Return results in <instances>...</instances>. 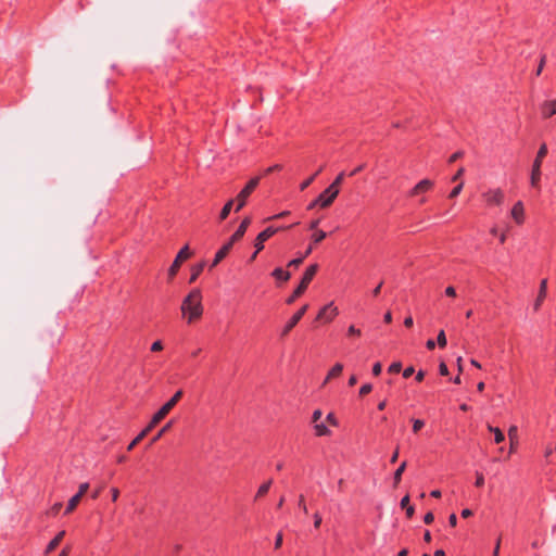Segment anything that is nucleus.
I'll list each match as a JSON object with an SVG mask.
<instances>
[{"instance_id": "obj_36", "label": "nucleus", "mask_w": 556, "mask_h": 556, "mask_svg": "<svg viewBox=\"0 0 556 556\" xmlns=\"http://www.w3.org/2000/svg\"><path fill=\"white\" fill-rule=\"evenodd\" d=\"M401 369H402V364L400 362H395V363L391 364V366L389 367V372L397 374L401 371Z\"/></svg>"}, {"instance_id": "obj_31", "label": "nucleus", "mask_w": 556, "mask_h": 556, "mask_svg": "<svg viewBox=\"0 0 556 556\" xmlns=\"http://www.w3.org/2000/svg\"><path fill=\"white\" fill-rule=\"evenodd\" d=\"M327 237V233L324 230H316L312 236L313 244H317L321 242Z\"/></svg>"}, {"instance_id": "obj_13", "label": "nucleus", "mask_w": 556, "mask_h": 556, "mask_svg": "<svg viewBox=\"0 0 556 556\" xmlns=\"http://www.w3.org/2000/svg\"><path fill=\"white\" fill-rule=\"evenodd\" d=\"M250 224H251L250 217L243 218L239 228L236 230V232L229 239V242H231L233 244L236 241L240 240L244 236Z\"/></svg>"}, {"instance_id": "obj_30", "label": "nucleus", "mask_w": 556, "mask_h": 556, "mask_svg": "<svg viewBox=\"0 0 556 556\" xmlns=\"http://www.w3.org/2000/svg\"><path fill=\"white\" fill-rule=\"evenodd\" d=\"M235 203V200H229L225 205L224 207L222 208V212H220V215H219V218L222 220L226 219L232 208V205Z\"/></svg>"}, {"instance_id": "obj_43", "label": "nucleus", "mask_w": 556, "mask_h": 556, "mask_svg": "<svg viewBox=\"0 0 556 556\" xmlns=\"http://www.w3.org/2000/svg\"><path fill=\"white\" fill-rule=\"evenodd\" d=\"M326 420H327L330 425H332V426H338V420H337V418H336L334 414H332V413H329V414L327 415Z\"/></svg>"}, {"instance_id": "obj_29", "label": "nucleus", "mask_w": 556, "mask_h": 556, "mask_svg": "<svg viewBox=\"0 0 556 556\" xmlns=\"http://www.w3.org/2000/svg\"><path fill=\"white\" fill-rule=\"evenodd\" d=\"M80 497L79 495H74L70 501H68V504H67V507L65 509V514H70L72 513L76 506L79 504L80 502Z\"/></svg>"}, {"instance_id": "obj_23", "label": "nucleus", "mask_w": 556, "mask_h": 556, "mask_svg": "<svg viewBox=\"0 0 556 556\" xmlns=\"http://www.w3.org/2000/svg\"><path fill=\"white\" fill-rule=\"evenodd\" d=\"M271 483H273L271 480H268L267 482L263 483L256 492L255 500H258V498L263 497L264 495H266L271 486Z\"/></svg>"}, {"instance_id": "obj_47", "label": "nucleus", "mask_w": 556, "mask_h": 556, "mask_svg": "<svg viewBox=\"0 0 556 556\" xmlns=\"http://www.w3.org/2000/svg\"><path fill=\"white\" fill-rule=\"evenodd\" d=\"M463 154H464V153H463L462 151H457V152H455L454 154H452V155L450 156L448 162H450V163H453V162L457 161L458 159H460V157L463 156Z\"/></svg>"}, {"instance_id": "obj_25", "label": "nucleus", "mask_w": 556, "mask_h": 556, "mask_svg": "<svg viewBox=\"0 0 556 556\" xmlns=\"http://www.w3.org/2000/svg\"><path fill=\"white\" fill-rule=\"evenodd\" d=\"M314 430H315V434L317 437H324V435H329L330 434V430L323 422L315 424Z\"/></svg>"}, {"instance_id": "obj_35", "label": "nucleus", "mask_w": 556, "mask_h": 556, "mask_svg": "<svg viewBox=\"0 0 556 556\" xmlns=\"http://www.w3.org/2000/svg\"><path fill=\"white\" fill-rule=\"evenodd\" d=\"M413 421V432L417 433L421 430V428L425 426V421L421 419H412Z\"/></svg>"}, {"instance_id": "obj_44", "label": "nucleus", "mask_w": 556, "mask_h": 556, "mask_svg": "<svg viewBox=\"0 0 556 556\" xmlns=\"http://www.w3.org/2000/svg\"><path fill=\"white\" fill-rule=\"evenodd\" d=\"M545 61H546V56H545V55H543V56L541 58V60H540V64L538 65V70H536V72H535V75H536V76L541 75L542 70H543V67H544V64H545Z\"/></svg>"}, {"instance_id": "obj_4", "label": "nucleus", "mask_w": 556, "mask_h": 556, "mask_svg": "<svg viewBox=\"0 0 556 556\" xmlns=\"http://www.w3.org/2000/svg\"><path fill=\"white\" fill-rule=\"evenodd\" d=\"M317 270H318L317 264L311 265L305 270L299 287L293 291L292 295L287 300L288 304H291L295 299H298L305 292L309 282L313 280L314 276L316 275Z\"/></svg>"}, {"instance_id": "obj_24", "label": "nucleus", "mask_w": 556, "mask_h": 556, "mask_svg": "<svg viewBox=\"0 0 556 556\" xmlns=\"http://www.w3.org/2000/svg\"><path fill=\"white\" fill-rule=\"evenodd\" d=\"M488 429L494 433V441L495 443H502L505 440L504 433L501 431L500 428L493 427L491 425L488 426Z\"/></svg>"}, {"instance_id": "obj_41", "label": "nucleus", "mask_w": 556, "mask_h": 556, "mask_svg": "<svg viewBox=\"0 0 556 556\" xmlns=\"http://www.w3.org/2000/svg\"><path fill=\"white\" fill-rule=\"evenodd\" d=\"M299 507L300 509L306 514L307 513V507H306V504H305V500H304V496L303 495H300L299 497Z\"/></svg>"}, {"instance_id": "obj_9", "label": "nucleus", "mask_w": 556, "mask_h": 556, "mask_svg": "<svg viewBox=\"0 0 556 556\" xmlns=\"http://www.w3.org/2000/svg\"><path fill=\"white\" fill-rule=\"evenodd\" d=\"M339 194V190H336L334 187L333 188H327L326 190H324L317 198V202H319V206L321 208H326V207H329L332 202L334 201V199L338 197Z\"/></svg>"}, {"instance_id": "obj_55", "label": "nucleus", "mask_w": 556, "mask_h": 556, "mask_svg": "<svg viewBox=\"0 0 556 556\" xmlns=\"http://www.w3.org/2000/svg\"><path fill=\"white\" fill-rule=\"evenodd\" d=\"M280 169H281V165L276 164V165H274V166L268 167V168L265 170V174H266V175H268V174H270V173H273V172H275V170H280Z\"/></svg>"}, {"instance_id": "obj_42", "label": "nucleus", "mask_w": 556, "mask_h": 556, "mask_svg": "<svg viewBox=\"0 0 556 556\" xmlns=\"http://www.w3.org/2000/svg\"><path fill=\"white\" fill-rule=\"evenodd\" d=\"M321 416H323V413H321V410H320V409H316V410H314L313 416H312V421H313L314 424H317V422H318V420L321 418Z\"/></svg>"}, {"instance_id": "obj_49", "label": "nucleus", "mask_w": 556, "mask_h": 556, "mask_svg": "<svg viewBox=\"0 0 556 556\" xmlns=\"http://www.w3.org/2000/svg\"><path fill=\"white\" fill-rule=\"evenodd\" d=\"M321 516L318 513L314 514V527L317 529L320 527Z\"/></svg>"}, {"instance_id": "obj_26", "label": "nucleus", "mask_w": 556, "mask_h": 556, "mask_svg": "<svg viewBox=\"0 0 556 556\" xmlns=\"http://www.w3.org/2000/svg\"><path fill=\"white\" fill-rule=\"evenodd\" d=\"M406 465H407V464H406V462H403V463L400 465V467L395 470V472H394V477H393L394 485H395V486L400 483V481H401V479H402V475H403V472H404V471H405V469H406Z\"/></svg>"}, {"instance_id": "obj_27", "label": "nucleus", "mask_w": 556, "mask_h": 556, "mask_svg": "<svg viewBox=\"0 0 556 556\" xmlns=\"http://www.w3.org/2000/svg\"><path fill=\"white\" fill-rule=\"evenodd\" d=\"M343 370V365L340 363H337L328 372L327 379H332L341 375Z\"/></svg>"}, {"instance_id": "obj_59", "label": "nucleus", "mask_w": 556, "mask_h": 556, "mask_svg": "<svg viewBox=\"0 0 556 556\" xmlns=\"http://www.w3.org/2000/svg\"><path fill=\"white\" fill-rule=\"evenodd\" d=\"M413 325H414V320H413L412 316H407L404 319V326L407 328H410Z\"/></svg>"}, {"instance_id": "obj_46", "label": "nucleus", "mask_w": 556, "mask_h": 556, "mask_svg": "<svg viewBox=\"0 0 556 556\" xmlns=\"http://www.w3.org/2000/svg\"><path fill=\"white\" fill-rule=\"evenodd\" d=\"M381 370H382V366H381V363H376L374 366H372V374L375 376H379L381 374Z\"/></svg>"}, {"instance_id": "obj_51", "label": "nucleus", "mask_w": 556, "mask_h": 556, "mask_svg": "<svg viewBox=\"0 0 556 556\" xmlns=\"http://www.w3.org/2000/svg\"><path fill=\"white\" fill-rule=\"evenodd\" d=\"M348 332L351 336H361V330L355 328L354 326H350Z\"/></svg>"}, {"instance_id": "obj_56", "label": "nucleus", "mask_w": 556, "mask_h": 556, "mask_svg": "<svg viewBox=\"0 0 556 556\" xmlns=\"http://www.w3.org/2000/svg\"><path fill=\"white\" fill-rule=\"evenodd\" d=\"M407 506H410V505H409V496H408V495H405V496L401 500V507H402V508H406Z\"/></svg>"}, {"instance_id": "obj_62", "label": "nucleus", "mask_w": 556, "mask_h": 556, "mask_svg": "<svg viewBox=\"0 0 556 556\" xmlns=\"http://www.w3.org/2000/svg\"><path fill=\"white\" fill-rule=\"evenodd\" d=\"M384 323L390 324L392 321V314L391 312H387L383 317Z\"/></svg>"}, {"instance_id": "obj_1", "label": "nucleus", "mask_w": 556, "mask_h": 556, "mask_svg": "<svg viewBox=\"0 0 556 556\" xmlns=\"http://www.w3.org/2000/svg\"><path fill=\"white\" fill-rule=\"evenodd\" d=\"M182 396V391H177L152 417L149 425L130 442L127 450L131 451L167 414L174 408Z\"/></svg>"}, {"instance_id": "obj_18", "label": "nucleus", "mask_w": 556, "mask_h": 556, "mask_svg": "<svg viewBox=\"0 0 556 556\" xmlns=\"http://www.w3.org/2000/svg\"><path fill=\"white\" fill-rule=\"evenodd\" d=\"M64 535H65V531L59 532L56 534V536L52 541H50V543L48 544V546L46 548V554H49L52 551H54L58 547V545L61 543Z\"/></svg>"}, {"instance_id": "obj_32", "label": "nucleus", "mask_w": 556, "mask_h": 556, "mask_svg": "<svg viewBox=\"0 0 556 556\" xmlns=\"http://www.w3.org/2000/svg\"><path fill=\"white\" fill-rule=\"evenodd\" d=\"M323 170V166L313 175H311V177H308L306 180H304L301 185H300V189L303 191L305 190L313 181L314 179L317 177V175Z\"/></svg>"}, {"instance_id": "obj_19", "label": "nucleus", "mask_w": 556, "mask_h": 556, "mask_svg": "<svg viewBox=\"0 0 556 556\" xmlns=\"http://www.w3.org/2000/svg\"><path fill=\"white\" fill-rule=\"evenodd\" d=\"M518 429L516 426H511L508 429V438L510 440V453H514L516 444H517Z\"/></svg>"}, {"instance_id": "obj_48", "label": "nucleus", "mask_w": 556, "mask_h": 556, "mask_svg": "<svg viewBox=\"0 0 556 556\" xmlns=\"http://www.w3.org/2000/svg\"><path fill=\"white\" fill-rule=\"evenodd\" d=\"M163 349V344L161 341H155L152 345H151V351L153 352H159Z\"/></svg>"}, {"instance_id": "obj_22", "label": "nucleus", "mask_w": 556, "mask_h": 556, "mask_svg": "<svg viewBox=\"0 0 556 556\" xmlns=\"http://www.w3.org/2000/svg\"><path fill=\"white\" fill-rule=\"evenodd\" d=\"M276 279L288 281L291 277L289 271L283 270L282 268H276L271 274Z\"/></svg>"}, {"instance_id": "obj_37", "label": "nucleus", "mask_w": 556, "mask_h": 556, "mask_svg": "<svg viewBox=\"0 0 556 556\" xmlns=\"http://www.w3.org/2000/svg\"><path fill=\"white\" fill-rule=\"evenodd\" d=\"M464 184L459 182L450 193V198H456L463 190Z\"/></svg>"}, {"instance_id": "obj_57", "label": "nucleus", "mask_w": 556, "mask_h": 556, "mask_svg": "<svg viewBox=\"0 0 556 556\" xmlns=\"http://www.w3.org/2000/svg\"><path fill=\"white\" fill-rule=\"evenodd\" d=\"M448 523L451 527H455L457 525V517L455 514H452L450 517H448Z\"/></svg>"}, {"instance_id": "obj_54", "label": "nucleus", "mask_w": 556, "mask_h": 556, "mask_svg": "<svg viewBox=\"0 0 556 556\" xmlns=\"http://www.w3.org/2000/svg\"><path fill=\"white\" fill-rule=\"evenodd\" d=\"M282 545V534L278 533L275 541V548H280Z\"/></svg>"}, {"instance_id": "obj_64", "label": "nucleus", "mask_w": 556, "mask_h": 556, "mask_svg": "<svg viewBox=\"0 0 556 556\" xmlns=\"http://www.w3.org/2000/svg\"><path fill=\"white\" fill-rule=\"evenodd\" d=\"M424 378H425V371L419 370V371L417 372V375H416V380H417L418 382H421V381L424 380Z\"/></svg>"}, {"instance_id": "obj_33", "label": "nucleus", "mask_w": 556, "mask_h": 556, "mask_svg": "<svg viewBox=\"0 0 556 556\" xmlns=\"http://www.w3.org/2000/svg\"><path fill=\"white\" fill-rule=\"evenodd\" d=\"M437 343L440 348L446 346V337L445 332L443 330H440L437 338Z\"/></svg>"}, {"instance_id": "obj_17", "label": "nucleus", "mask_w": 556, "mask_h": 556, "mask_svg": "<svg viewBox=\"0 0 556 556\" xmlns=\"http://www.w3.org/2000/svg\"><path fill=\"white\" fill-rule=\"evenodd\" d=\"M542 113L544 117H551L552 115L556 114V99L545 101L542 104Z\"/></svg>"}, {"instance_id": "obj_38", "label": "nucleus", "mask_w": 556, "mask_h": 556, "mask_svg": "<svg viewBox=\"0 0 556 556\" xmlns=\"http://www.w3.org/2000/svg\"><path fill=\"white\" fill-rule=\"evenodd\" d=\"M371 390H372L371 384L366 383V384L362 386V388L359 389V395L364 396V395L368 394L369 392H371Z\"/></svg>"}, {"instance_id": "obj_8", "label": "nucleus", "mask_w": 556, "mask_h": 556, "mask_svg": "<svg viewBox=\"0 0 556 556\" xmlns=\"http://www.w3.org/2000/svg\"><path fill=\"white\" fill-rule=\"evenodd\" d=\"M482 197L488 205H501L504 201V192L500 188L489 189Z\"/></svg>"}, {"instance_id": "obj_14", "label": "nucleus", "mask_w": 556, "mask_h": 556, "mask_svg": "<svg viewBox=\"0 0 556 556\" xmlns=\"http://www.w3.org/2000/svg\"><path fill=\"white\" fill-rule=\"evenodd\" d=\"M511 217L517 224H522L525 220V208L521 201L515 203L510 212Z\"/></svg>"}, {"instance_id": "obj_61", "label": "nucleus", "mask_w": 556, "mask_h": 556, "mask_svg": "<svg viewBox=\"0 0 556 556\" xmlns=\"http://www.w3.org/2000/svg\"><path fill=\"white\" fill-rule=\"evenodd\" d=\"M426 346L428 350H433L435 348V341L432 339H429L426 343Z\"/></svg>"}, {"instance_id": "obj_16", "label": "nucleus", "mask_w": 556, "mask_h": 556, "mask_svg": "<svg viewBox=\"0 0 556 556\" xmlns=\"http://www.w3.org/2000/svg\"><path fill=\"white\" fill-rule=\"evenodd\" d=\"M546 292H547V280L546 279H543L540 283V290H539V295L534 302V311H538L542 304V302L544 301V299L546 298Z\"/></svg>"}, {"instance_id": "obj_6", "label": "nucleus", "mask_w": 556, "mask_h": 556, "mask_svg": "<svg viewBox=\"0 0 556 556\" xmlns=\"http://www.w3.org/2000/svg\"><path fill=\"white\" fill-rule=\"evenodd\" d=\"M192 255L190 249H189V245H185L179 252L178 254L176 255L173 264L170 265L169 269H168V278L169 279H173L176 274L178 273L182 262H185L186 260H188L190 256Z\"/></svg>"}, {"instance_id": "obj_15", "label": "nucleus", "mask_w": 556, "mask_h": 556, "mask_svg": "<svg viewBox=\"0 0 556 556\" xmlns=\"http://www.w3.org/2000/svg\"><path fill=\"white\" fill-rule=\"evenodd\" d=\"M232 243L231 242H227L225 243L216 253L215 257H214V261L211 265V267H214L216 266L219 262H222L226 255L229 253V251L231 250L232 248Z\"/></svg>"}, {"instance_id": "obj_11", "label": "nucleus", "mask_w": 556, "mask_h": 556, "mask_svg": "<svg viewBox=\"0 0 556 556\" xmlns=\"http://www.w3.org/2000/svg\"><path fill=\"white\" fill-rule=\"evenodd\" d=\"M308 308V305H303L289 320L286 327L282 330V336H287L289 331L301 320Z\"/></svg>"}, {"instance_id": "obj_52", "label": "nucleus", "mask_w": 556, "mask_h": 556, "mask_svg": "<svg viewBox=\"0 0 556 556\" xmlns=\"http://www.w3.org/2000/svg\"><path fill=\"white\" fill-rule=\"evenodd\" d=\"M414 367H407L404 371H403V377L404 378H409L413 374H414Z\"/></svg>"}, {"instance_id": "obj_34", "label": "nucleus", "mask_w": 556, "mask_h": 556, "mask_svg": "<svg viewBox=\"0 0 556 556\" xmlns=\"http://www.w3.org/2000/svg\"><path fill=\"white\" fill-rule=\"evenodd\" d=\"M343 179H344V172L340 173V174L336 177V179H334V180H333V182L329 186V188H333V187H334V189H336V190H339V186L342 184Z\"/></svg>"}, {"instance_id": "obj_7", "label": "nucleus", "mask_w": 556, "mask_h": 556, "mask_svg": "<svg viewBox=\"0 0 556 556\" xmlns=\"http://www.w3.org/2000/svg\"><path fill=\"white\" fill-rule=\"evenodd\" d=\"M338 307L334 306L333 302H330L319 311L316 320H320L323 323H330L338 316Z\"/></svg>"}, {"instance_id": "obj_63", "label": "nucleus", "mask_w": 556, "mask_h": 556, "mask_svg": "<svg viewBox=\"0 0 556 556\" xmlns=\"http://www.w3.org/2000/svg\"><path fill=\"white\" fill-rule=\"evenodd\" d=\"M405 509H406L407 517L412 518L413 515H414V511H415L414 507L413 506H407Z\"/></svg>"}, {"instance_id": "obj_3", "label": "nucleus", "mask_w": 556, "mask_h": 556, "mask_svg": "<svg viewBox=\"0 0 556 556\" xmlns=\"http://www.w3.org/2000/svg\"><path fill=\"white\" fill-rule=\"evenodd\" d=\"M547 155V146L545 143H542L536 156L533 161L532 168H531V176H530V184L534 188L540 187V180H541V166L543 159Z\"/></svg>"}, {"instance_id": "obj_10", "label": "nucleus", "mask_w": 556, "mask_h": 556, "mask_svg": "<svg viewBox=\"0 0 556 556\" xmlns=\"http://www.w3.org/2000/svg\"><path fill=\"white\" fill-rule=\"evenodd\" d=\"M280 229L281 228L268 227L264 231L260 232L255 239V244H254V247L256 249V253L262 251L264 249V242L266 240H268L271 236H274Z\"/></svg>"}, {"instance_id": "obj_58", "label": "nucleus", "mask_w": 556, "mask_h": 556, "mask_svg": "<svg viewBox=\"0 0 556 556\" xmlns=\"http://www.w3.org/2000/svg\"><path fill=\"white\" fill-rule=\"evenodd\" d=\"M445 294L447 296H456V291H455L454 287H447L445 289Z\"/></svg>"}, {"instance_id": "obj_2", "label": "nucleus", "mask_w": 556, "mask_h": 556, "mask_svg": "<svg viewBox=\"0 0 556 556\" xmlns=\"http://www.w3.org/2000/svg\"><path fill=\"white\" fill-rule=\"evenodd\" d=\"M181 312L187 317L188 323H193L201 318L203 314L202 293L199 289H193L184 299Z\"/></svg>"}, {"instance_id": "obj_39", "label": "nucleus", "mask_w": 556, "mask_h": 556, "mask_svg": "<svg viewBox=\"0 0 556 556\" xmlns=\"http://www.w3.org/2000/svg\"><path fill=\"white\" fill-rule=\"evenodd\" d=\"M476 486L480 488L484 484V477L482 473L480 472H476V482H475Z\"/></svg>"}, {"instance_id": "obj_53", "label": "nucleus", "mask_w": 556, "mask_h": 556, "mask_svg": "<svg viewBox=\"0 0 556 556\" xmlns=\"http://www.w3.org/2000/svg\"><path fill=\"white\" fill-rule=\"evenodd\" d=\"M464 172H465L464 167H460V168L456 172V174L453 176L452 180H453V181H456V180L460 179V177L463 176Z\"/></svg>"}, {"instance_id": "obj_60", "label": "nucleus", "mask_w": 556, "mask_h": 556, "mask_svg": "<svg viewBox=\"0 0 556 556\" xmlns=\"http://www.w3.org/2000/svg\"><path fill=\"white\" fill-rule=\"evenodd\" d=\"M111 492H112V501H114V502H115V501H117L118 495H119V491H118V489L113 488V489L111 490Z\"/></svg>"}, {"instance_id": "obj_28", "label": "nucleus", "mask_w": 556, "mask_h": 556, "mask_svg": "<svg viewBox=\"0 0 556 556\" xmlns=\"http://www.w3.org/2000/svg\"><path fill=\"white\" fill-rule=\"evenodd\" d=\"M172 426H173V420L168 421L165 426H163V428L151 440V444L159 441L162 438V435L164 433H166L172 428Z\"/></svg>"}, {"instance_id": "obj_20", "label": "nucleus", "mask_w": 556, "mask_h": 556, "mask_svg": "<svg viewBox=\"0 0 556 556\" xmlns=\"http://www.w3.org/2000/svg\"><path fill=\"white\" fill-rule=\"evenodd\" d=\"M312 251H313V245H309L302 256L290 261L288 263V266L289 267H298V266H300L303 263L304 258L312 253Z\"/></svg>"}, {"instance_id": "obj_45", "label": "nucleus", "mask_w": 556, "mask_h": 556, "mask_svg": "<svg viewBox=\"0 0 556 556\" xmlns=\"http://www.w3.org/2000/svg\"><path fill=\"white\" fill-rule=\"evenodd\" d=\"M439 371L442 376H448L450 374L447 366L443 362L439 365Z\"/></svg>"}, {"instance_id": "obj_21", "label": "nucleus", "mask_w": 556, "mask_h": 556, "mask_svg": "<svg viewBox=\"0 0 556 556\" xmlns=\"http://www.w3.org/2000/svg\"><path fill=\"white\" fill-rule=\"evenodd\" d=\"M205 266V262H201L199 263L198 265H194L192 267V273H191V277H190V280L189 282H194L197 280V278L200 276V274L202 273L203 268Z\"/></svg>"}, {"instance_id": "obj_12", "label": "nucleus", "mask_w": 556, "mask_h": 556, "mask_svg": "<svg viewBox=\"0 0 556 556\" xmlns=\"http://www.w3.org/2000/svg\"><path fill=\"white\" fill-rule=\"evenodd\" d=\"M433 187V182L430 179L420 180L409 192L410 197H416L420 193L429 191Z\"/></svg>"}, {"instance_id": "obj_40", "label": "nucleus", "mask_w": 556, "mask_h": 556, "mask_svg": "<svg viewBox=\"0 0 556 556\" xmlns=\"http://www.w3.org/2000/svg\"><path fill=\"white\" fill-rule=\"evenodd\" d=\"M88 488H89V484L87 482L86 483H81L79 485V490H78L76 495H79V497L81 498L83 495L87 492Z\"/></svg>"}, {"instance_id": "obj_5", "label": "nucleus", "mask_w": 556, "mask_h": 556, "mask_svg": "<svg viewBox=\"0 0 556 556\" xmlns=\"http://www.w3.org/2000/svg\"><path fill=\"white\" fill-rule=\"evenodd\" d=\"M258 184H260V178L254 177L238 193V195L236 198V201H237L236 211L237 212L240 211L245 205L249 195L255 190V188L258 186Z\"/></svg>"}, {"instance_id": "obj_50", "label": "nucleus", "mask_w": 556, "mask_h": 556, "mask_svg": "<svg viewBox=\"0 0 556 556\" xmlns=\"http://www.w3.org/2000/svg\"><path fill=\"white\" fill-rule=\"evenodd\" d=\"M433 520H434V516H433V514H432V513H427V514L425 515V517H424V521H425V523H427V525H430L431 522H433Z\"/></svg>"}]
</instances>
